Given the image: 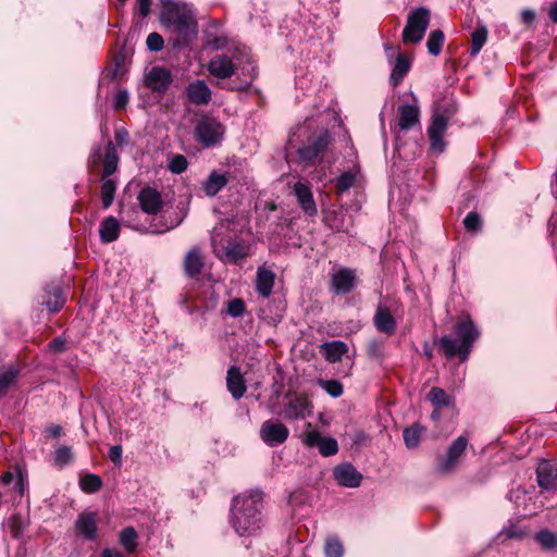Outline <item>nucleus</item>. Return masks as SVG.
<instances>
[{
	"label": "nucleus",
	"instance_id": "obj_1",
	"mask_svg": "<svg viewBox=\"0 0 557 557\" xmlns=\"http://www.w3.org/2000/svg\"><path fill=\"white\" fill-rule=\"evenodd\" d=\"M160 22L177 37V44L187 45L198 33L193 5L181 0H160Z\"/></svg>",
	"mask_w": 557,
	"mask_h": 557
},
{
	"label": "nucleus",
	"instance_id": "obj_2",
	"mask_svg": "<svg viewBox=\"0 0 557 557\" xmlns=\"http://www.w3.org/2000/svg\"><path fill=\"white\" fill-rule=\"evenodd\" d=\"M262 493L252 491L249 494L233 498L231 507V523L240 536L256 534L262 525Z\"/></svg>",
	"mask_w": 557,
	"mask_h": 557
},
{
	"label": "nucleus",
	"instance_id": "obj_3",
	"mask_svg": "<svg viewBox=\"0 0 557 557\" xmlns=\"http://www.w3.org/2000/svg\"><path fill=\"white\" fill-rule=\"evenodd\" d=\"M290 135L306 139H344L348 132L339 113L329 109L306 119L302 124L292 128Z\"/></svg>",
	"mask_w": 557,
	"mask_h": 557
},
{
	"label": "nucleus",
	"instance_id": "obj_4",
	"mask_svg": "<svg viewBox=\"0 0 557 557\" xmlns=\"http://www.w3.org/2000/svg\"><path fill=\"white\" fill-rule=\"evenodd\" d=\"M119 154L113 141H108L104 146H99L95 149L89 158L91 166L102 164L101 173V201L104 209H108L114 200L116 191V182L111 178L119 166Z\"/></svg>",
	"mask_w": 557,
	"mask_h": 557
},
{
	"label": "nucleus",
	"instance_id": "obj_5",
	"mask_svg": "<svg viewBox=\"0 0 557 557\" xmlns=\"http://www.w3.org/2000/svg\"><path fill=\"white\" fill-rule=\"evenodd\" d=\"M454 334L457 338H453L450 335H444L436 342V344L446 357L453 358L456 355H459L460 361L465 362L468 359L472 350L473 343L479 337L480 333L473 321L469 317H465L455 324Z\"/></svg>",
	"mask_w": 557,
	"mask_h": 557
},
{
	"label": "nucleus",
	"instance_id": "obj_6",
	"mask_svg": "<svg viewBox=\"0 0 557 557\" xmlns=\"http://www.w3.org/2000/svg\"><path fill=\"white\" fill-rule=\"evenodd\" d=\"M211 246L218 259L226 263L236 264L249 255V245L242 239H228L220 237L218 228L211 234Z\"/></svg>",
	"mask_w": 557,
	"mask_h": 557
},
{
	"label": "nucleus",
	"instance_id": "obj_7",
	"mask_svg": "<svg viewBox=\"0 0 557 557\" xmlns=\"http://www.w3.org/2000/svg\"><path fill=\"white\" fill-rule=\"evenodd\" d=\"M430 24V11L425 8H418L411 11L407 17V24L403 30L405 44L420 42Z\"/></svg>",
	"mask_w": 557,
	"mask_h": 557
},
{
	"label": "nucleus",
	"instance_id": "obj_8",
	"mask_svg": "<svg viewBox=\"0 0 557 557\" xmlns=\"http://www.w3.org/2000/svg\"><path fill=\"white\" fill-rule=\"evenodd\" d=\"M312 404L306 395H287L278 414L286 421L304 420L311 413Z\"/></svg>",
	"mask_w": 557,
	"mask_h": 557
},
{
	"label": "nucleus",
	"instance_id": "obj_9",
	"mask_svg": "<svg viewBox=\"0 0 557 557\" xmlns=\"http://www.w3.org/2000/svg\"><path fill=\"white\" fill-rule=\"evenodd\" d=\"M468 446V438L463 435L458 436L447 448L445 455L437 458L436 471L440 474H449L458 466L459 459L465 454Z\"/></svg>",
	"mask_w": 557,
	"mask_h": 557
},
{
	"label": "nucleus",
	"instance_id": "obj_10",
	"mask_svg": "<svg viewBox=\"0 0 557 557\" xmlns=\"http://www.w3.org/2000/svg\"><path fill=\"white\" fill-rule=\"evenodd\" d=\"M311 423H307V431L302 436V443L309 448L318 447L320 454L330 457L338 451L337 441L333 437H324L317 430H310Z\"/></svg>",
	"mask_w": 557,
	"mask_h": 557
},
{
	"label": "nucleus",
	"instance_id": "obj_11",
	"mask_svg": "<svg viewBox=\"0 0 557 557\" xmlns=\"http://www.w3.org/2000/svg\"><path fill=\"white\" fill-rule=\"evenodd\" d=\"M289 431L285 424L276 420L264 421L259 430V436L270 447L278 446L286 442Z\"/></svg>",
	"mask_w": 557,
	"mask_h": 557
},
{
	"label": "nucleus",
	"instance_id": "obj_12",
	"mask_svg": "<svg viewBox=\"0 0 557 557\" xmlns=\"http://www.w3.org/2000/svg\"><path fill=\"white\" fill-rule=\"evenodd\" d=\"M412 103H404L397 108L396 128L400 132L412 129L420 125V107L417 97L412 94Z\"/></svg>",
	"mask_w": 557,
	"mask_h": 557
},
{
	"label": "nucleus",
	"instance_id": "obj_13",
	"mask_svg": "<svg viewBox=\"0 0 557 557\" xmlns=\"http://www.w3.org/2000/svg\"><path fill=\"white\" fill-rule=\"evenodd\" d=\"M357 285L356 271L342 268L331 275V289L337 295L349 294Z\"/></svg>",
	"mask_w": 557,
	"mask_h": 557
},
{
	"label": "nucleus",
	"instance_id": "obj_14",
	"mask_svg": "<svg viewBox=\"0 0 557 557\" xmlns=\"http://www.w3.org/2000/svg\"><path fill=\"white\" fill-rule=\"evenodd\" d=\"M323 221L335 232L351 233L352 216L343 209H330L324 212Z\"/></svg>",
	"mask_w": 557,
	"mask_h": 557
},
{
	"label": "nucleus",
	"instance_id": "obj_15",
	"mask_svg": "<svg viewBox=\"0 0 557 557\" xmlns=\"http://www.w3.org/2000/svg\"><path fill=\"white\" fill-rule=\"evenodd\" d=\"M333 475L341 486L349 488L360 486L363 479L362 474L351 463L336 466L333 469Z\"/></svg>",
	"mask_w": 557,
	"mask_h": 557
},
{
	"label": "nucleus",
	"instance_id": "obj_16",
	"mask_svg": "<svg viewBox=\"0 0 557 557\" xmlns=\"http://www.w3.org/2000/svg\"><path fill=\"white\" fill-rule=\"evenodd\" d=\"M373 324L380 333L386 334L387 336L393 335L397 329L396 319L388 307L383 302H379L376 306Z\"/></svg>",
	"mask_w": 557,
	"mask_h": 557
},
{
	"label": "nucleus",
	"instance_id": "obj_17",
	"mask_svg": "<svg viewBox=\"0 0 557 557\" xmlns=\"http://www.w3.org/2000/svg\"><path fill=\"white\" fill-rule=\"evenodd\" d=\"M293 193L305 214L309 216L318 214V208L308 182H297L294 185Z\"/></svg>",
	"mask_w": 557,
	"mask_h": 557
},
{
	"label": "nucleus",
	"instance_id": "obj_18",
	"mask_svg": "<svg viewBox=\"0 0 557 557\" xmlns=\"http://www.w3.org/2000/svg\"><path fill=\"white\" fill-rule=\"evenodd\" d=\"M75 531L87 541H94L97 536V515L92 511L81 512L75 522Z\"/></svg>",
	"mask_w": 557,
	"mask_h": 557
},
{
	"label": "nucleus",
	"instance_id": "obj_19",
	"mask_svg": "<svg viewBox=\"0 0 557 557\" xmlns=\"http://www.w3.org/2000/svg\"><path fill=\"white\" fill-rule=\"evenodd\" d=\"M145 83L152 91L163 92L172 83V75L164 67L153 66L147 73Z\"/></svg>",
	"mask_w": 557,
	"mask_h": 557
},
{
	"label": "nucleus",
	"instance_id": "obj_20",
	"mask_svg": "<svg viewBox=\"0 0 557 557\" xmlns=\"http://www.w3.org/2000/svg\"><path fill=\"white\" fill-rule=\"evenodd\" d=\"M140 208L148 214H157L163 206L160 193L151 187L143 188L137 197Z\"/></svg>",
	"mask_w": 557,
	"mask_h": 557
},
{
	"label": "nucleus",
	"instance_id": "obj_21",
	"mask_svg": "<svg viewBox=\"0 0 557 557\" xmlns=\"http://www.w3.org/2000/svg\"><path fill=\"white\" fill-rule=\"evenodd\" d=\"M198 139H221L224 126L214 117L203 116L196 127Z\"/></svg>",
	"mask_w": 557,
	"mask_h": 557
},
{
	"label": "nucleus",
	"instance_id": "obj_22",
	"mask_svg": "<svg viewBox=\"0 0 557 557\" xmlns=\"http://www.w3.org/2000/svg\"><path fill=\"white\" fill-rule=\"evenodd\" d=\"M235 67L236 64L228 55L225 54L213 57L208 64L209 73L223 79L231 77L235 72Z\"/></svg>",
	"mask_w": 557,
	"mask_h": 557
},
{
	"label": "nucleus",
	"instance_id": "obj_23",
	"mask_svg": "<svg viewBox=\"0 0 557 557\" xmlns=\"http://www.w3.org/2000/svg\"><path fill=\"white\" fill-rule=\"evenodd\" d=\"M539 485L547 491L557 488V466L550 461L543 460L536 469Z\"/></svg>",
	"mask_w": 557,
	"mask_h": 557
},
{
	"label": "nucleus",
	"instance_id": "obj_24",
	"mask_svg": "<svg viewBox=\"0 0 557 557\" xmlns=\"http://www.w3.org/2000/svg\"><path fill=\"white\" fill-rule=\"evenodd\" d=\"M205 262L201 253V249L198 246L191 247L185 255L183 260V269L184 273L188 277L198 276L202 269Z\"/></svg>",
	"mask_w": 557,
	"mask_h": 557
},
{
	"label": "nucleus",
	"instance_id": "obj_25",
	"mask_svg": "<svg viewBox=\"0 0 557 557\" xmlns=\"http://www.w3.org/2000/svg\"><path fill=\"white\" fill-rule=\"evenodd\" d=\"M226 387L232 397L236 400L240 399L246 391V381L238 367L232 366L226 373Z\"/></svg>",
	"mask_w": 557,
	"mask_h": 557
},
{
	"label": "nucleus",
	"instance_id": "obj_26",
	"mask_svg": "<svg viewBox=\"0 0 557 557\" xmlns=\"http://www.w3.org/2000/svg\"><path fill=\"white\" fill-rule=\"evenodd\" d=\"M276 275L275 273L262 265L259 267L256 274V290L262 298H269L272 294Z\"/></svg>",
	"mask_w": 557,
	"mask_h": 557
},
{
	"label": "nucleus",
	"instance_id": "obj_27",
	"mask_svg": "<svg viewBox=\"0 0 557 557\" xmlns=\"http://www.w3.org/2000/svg\"><path fill=\"white\" fill-rule=\"evenodd\" d=\"M186 95L188 100L197 106L208 104L211 100L210 88L200 79H197L187 86Z\"/></svg>",
	"mask_w": 557,
	"mask_h": 557
},
{
	"label": "nucleus",
	"instance_id": "obj_28",
	"mask_svg": "<svg viewBox=\"0 0 557 557\" xmlns=\"http://www.w3.org/2000/svg\"><path fill=\"white\" fill-rule=\"evenodd\" d=\"M121 224L114 216H107L100 223L99 236L104 244L112 243L119 238Z\"/></svg>",
	"mask_w": 557,
	"mask_h": 557
},
{
	"label": "nucleus",
	"instance_id": "obj_29",
	"mask_svg": "<svg viewBox=\"0 0 557 557\" xmlns=\"http://www.w3.org/2000/svg\"><path fill=\"white\" fill-rule=\"evenodd\" d=\"M409 70H410L409 57L405 53L398 52L396 60H395V64L392 69L391 78H389L392 86L393 87L398 86L403 82L404 77L407 75Z\"/></svg>",
	"mask_w": 557,
	"mask_h": 557
},
{
	"label": "nucleus",
	"instance_id": "obj_30",
	"mask_svg": "<svg viewBox=\"0 0 557 557\" xmlns=\"http://www.w3.org/2000/svg\"><path fill=\"white\" fill-rule=\"evenodd\" d=\"M321 351L324 358L331 362H339L345 354L348 351V346L342 341H333L324 343L321 346Z\"/></svg>",
	"mask_w": 557,
	"mask_h": 557
},
{
	"label": "nucleus",
	"instance_id": "obj_31",
	"mask_svg": "<svg viewBox=\"0 0 557 557\" xmlns=\"http://www.w3.org/2000/svg\"><path fill=\"white\" fill-rule=\"evenodd\" d=\"M227 183L228 177L225 174H220L213 171L203 182L202 189L208 197H214L226 186Z\"/></svg>",
	"mask_w": 557,
	"mask_h": 557
},
{
	"label": "nucleus",
	"instance_id": "obj_32",
	"mask_svg": "<svg viewBox=\"0 0 557 557\" xmlns=\"http://www.w3.org/2000/svg\"><path fill=\"white\" fill-rule=\"evenodd\" d=\"M327 141H309L298 148V157L300 161L312 163L325 150Z\"/></svg>",
	"mask_w": 557,
	"mask_h": 557
},
{
	"label": "nucleus",
	"instance_id": "obj_33",
	"mask_svg": "<svg viewBox=\"0 0 557 557\" xmlns=\"http://www.w3.org/2000/svg\"><path fill=\"white\" fill-rule=\"evenodd\" d=\"M46 293L49 296H52L53 299L49 298L44 301V305L47 307L49 312L55 313L62 309L65 304V297L63 296L62 288L59 284H50L46 287Z\"/></svg>",
	"mask_w": 557,
	"mask_h": 557
},
{
	"label": "nucleus",
	"instance_id": "obj_34",
	"mask_svg": "<svg viewBox=\"0 0 557 557\" xmlns=\"http://www.w3.org/2000/svg\"><path fill=\"white\" fill-rule=\"evenodd\" d=\"M534 540L543 550L557 553V533L549 529H541L535 533Z\"/></svg>",
	"mask_w": 557,
	"mask_h": 557
},
{
	"label": "nucleus",
	"instance_id": "obj_35",
	"mask_svg": "<svg viewBox=\"0 0 557 557\" xmlns=\"http://www.w3.org/2000/svg\"><path fill=\"white\" fill-rule=\"evenodd\" d=\"M428 399L436 409L447 408L454 405V398L441 387H432L428 394Z\"/></svg>",
	"mask_w": 557,
	"mask_h": 557
},
{
	"label": "nucleus",
	"instance_id": "obj_36",
	"mask_svg": "<svg viewBox=\"0 0 557 557\" xmlns=\"http://www.w3.org/2000/svg\"><path fill=\"white\" fill-rule=\"evenodd\" d=\"M447 128V119L442 113H434L428 127L430 139H442Z\"/></svg>",
	"mask_w": 557,
	"mask_h": 557
},
{
	"label": "nucleus",
	"instance_id": "obj_37",
	"mask_svg": "<svg viewBox=\"0 0 557 557\" xmlns=\"http://www.w3.org/2000/svg\"><path fill=\"white\" fill-rule=\"evenodd\" d=\"M487 27L483 24L479 25L471 34V55H476L487 40Z\"/></svg>",
	"mask_w": 557,
	"mask_h": 557
},
{
	"label": "nucleus",
	"instance_id": "obj_38",
	"mask_svg": "<svg viewBox=\"0 0 557 557\" xmlns=\"http://www.w3.org/2000/svg\"><path fill=\"white\" fill-rule=\"evenodd\" d=\"M102 479L98 474L88 473L79 479V487L87 494L98 492L102 487Z\"/></svg>",
	"mask_w": 557,
	"mask_h": 557
},
{
	"label": "nucleus",
	"instance_id": "obj_39",
	"mask_svg": "<svg viewBox=\"0 0 557 557\" xmlns=\"http://www.w3.org/2000/svg\"><path fill=\"white\" fill-rule=\"evenodd\" d=\"M424 428L420 424H414L410 428H406L403 432L404 442L408 448H416L420 444Z\"/></svg>",
	"mask_w": 557,
	"mask_h": 557
},
{
	"label": "nucleus",
	"instance_id": "obj_40",
	"mask_svg": "<svg viewBox=\"0 0 557 557\" xmlns=\"http://www.w3.org/2000/svg\"><path fill=\"white\" fill-rule=\"evenodd\" d=\"M120 544L127 553L135 552L137 547V533L133 527L124 528L120 533Z\"/></svg>",
	"mask_w": 557,
	"mask_h": 557
},
{
	"label": "nucleus",
	"instance_id": "obj_41",
	"mask_svg": "<svg viewBox=\"0 0 557 557\" xmlns=\"http://www.w3.org/2000/svg\"><path fill=\"white\" fill-rule=\"evenodd\" d=\"M444 33L440 29L432 30L426 41V48L431 55H438L444 44Z\"/></svg>",
	"mask_w": 557,
	"mask_h": 557
},
{
	"label": "nucleus",
	"instance_id": "obj_42",
	"mask_svg": "<svg viewBox=\"0 0 557 557\" xmlns=\"http://www.w3.org/2000/svg\"><path fill=\"white\" fill-rule=\"evenodd\" d=\"M317 384L333 398H337L343 395L344 387L338 380L319 379Z\"/></svg>",
	"mask_w": 557,
	"mask_h": 557
},
{
	"label": "nucleus",
	"instance_id": "obj_43",
	"mask_svg": "<svg viewBox=\"0 0 557 557\" xmlns=\"http://www.w3.org/2000/svg\"><path fill=\"white\" fill-rule=\"evenodd\" d=\"M324 553L326 557H343L344 547L337 537H329L325 541Z\"/></svg>",
	"mask_w": 557,
	"mask_h": 557
},
{
	"label": "nucleus",
	"instance_id": "obj_44",
	"mask_svg": "<svg viewBox=\"0 0 557 557\" xmlns=\"http://www.w3.org/2000/svg\"><path fill=\"white\" fill-rule=\"evenodd\" d=\"M462 223L465 228L470 233H476L482 228V219L480 214L475 211L469 212L465 216Z\"/></svg>",
	"mask_w": 557,
	"mask_h": 557
},
{
	"label": "nucleus",
	"instance_id": "obj_45",
	"mask_svg": "<svg viewBox=\"0 0 557 557\" xmlns=\"http://www.w3.org/2000/svg\"><path fill=\"white\" fill-rule=\"evenodd\" d=\"M246 310L245 301L242 298H233L226 304V313L232 318H239Z\"/></svg>",
	"mask_w": 557,
	"mask_h": 557
},
{
	"label": "nucleus",
	"instance_id": "obj_46",
	"mask_svg": "<svg viewBox=\"0 0 557 557\" xmlns=\"http://www.w3.org/2000/svg\"><path fill=\"white\" fill-rule=\"evenodd\" d=\"M17 376V370L10 368L0 374V397L3 396Z\"/></svg>",
	"mask_w": 557,
	"mask_h": 557
},
{
	"label": "nucleus",
	"instance_id": "obj_47",
	"mask_svg": "<svg viewBox=\"0 0 557 557\" xmlns=\"http://www.w3.org/2000/svg\"><path fill=\"white\" fill-rule=\"evenodd\" d=\"M356 182V175L351 172H345L336 180V189L339 194L347 191Z\"/></svg>",
	"mask_w": 557,
	"mask_h": 557
},
{
	"label": "nucleus",
	"instance_id": "obj_48",
	"mask_svg": "<svg viewBox=\"0 0 557 557\" xmlns=\"http://www.w3.org/2000/svg\"><path fill=\"white\" fill-rule=\"evenodd\" d=\"M8 492L11 493L10 500L12 503L20 502L25 490L24 479L22 474H17V480L11 485V487L7 488Z\"/></svg>",
	"mask_w": 557,
	"mask_h": 557
},
{
	"label": "nucleus",
	"instance_id": "obj_49",
	"mask_svg": "<svg viewBox=\"0 0 557 557\" xmlns=\"http://www.w3.org/2000/svg\"><path fill=\"white\" fill-rule=\"evenodd\" d=\"M168 168L172 173L181 174L187 169V160L183 154H175L170 159Z\"/></svg>",
	"mask_w": 557,
	"mask_h": 557
},
{
	"label": "nucleus",
	"instance_id": "obj_50",
	"mask_svg": "<svg viewBox=\"0 0 557 557\" xmlns=\"http://www.w3.org/2000/svg\"><path fill=\"white\" fill-rule=\"evenodd\" d=\"M54 460L59 466H65L72 460V450L67 446H61L55 450Z\"/></svg>",
	"mask_w": 557,
	"mask_h": 557
},
{
	"label": "nucleus",
	"instance_id": "obj_51",
	"mask_svg": "<svg viewBox=\"0 0 557 557\" xmlns=\"http://www.w3.org/2000/svg\"><path fill=\"white\" fill-rule=\"evenodd\" d=\"M146 45L150 51L158 52L162 50L164 40L158 33H151L148 35Z\"/></svg>",
	"mask_w": 557,
	"mask_h": 557
},
{
	"label": "nucleus",
	"instance_id": "obj_52",
	"mask_svg": "<svg viewBox=\"0 0 557 557\" xmlns=\"http://www.w3.org/2000/svg\"><path fill=\"white\" fill-rule=\"evenodd\" d=\"M9 525L13 537H20L25 529V524L20 516H13L10 518Z\"/></svg>",
	"mask_w": 557,
	"mask_h": 557
},
{
	"label": "nucleus",
	"instance_id": "obj_53",
	"mask_svg": "<svg viewBox=\"0 0 557 557\" xmlns=\"http://www.w3.org/2000/svg\"><path fill=\"white\" fill-rule=\"evenodd\" d=\"M367 352L371 358L381 359L383 357V344L372 339L367 345Z\"/></svg>",
	"mask_w": 557,
	"mask_h": 557
},
{
	"label": "nucleus",
	"instance_id": "obj_54",
	"mask_svg": "<svg viewBox=\"0 0 557 557\" xmlns=\"http://www.w3.org/2000/svg\"><path fill=\"white\" fill-rule=\"evenodd\" d=\"M125 223L128 227H131L135 231L141 232V233H151V234H161V233H164L173 227V226H170L164 230L150 228L144 224L134 223L132 220H127Z\"/></svg>",
	"mask_w": 557,
	"mask_h": 557
},
{
	"label": "nucleus",
	"instance_id": "obj_55",
	"mask_svg": "<svg viewBox=\"0 0 557 557\" xmlns=\"http://www.w3.org/2000/svg\"><path fill=\"white\" fill-rule=\"evenodd\" d=\"M502 534L507 539H522L525 533L517 525L511 524L509 527H505Z\"/></svg>",
	"mask_w": 557,
	"mask_h": 557
},
{
	"label": "nucleus",
	"instance_id": "obj_56",
	"mask_svg": "<svg viewBox=\"0 0 557 557\" xmlns=\"http://www.w3.org/2000/svg\"><path fill=\"white\" fill-rule=\"evenodd\" d=\"M418 141H394V151L398 154L399 158H404L408 160L409 158L407 156H404L407 148L410 146H417Z\"/></svg>",
	"mask_w": 557,
	"mask_h": 557
},
{
	"label": "nucleus",
	"instance_id": "obj_57",
	"mask_svg": "<svg viewBox=\"0 0 557 557\" xmlns=\"http://www.w3.org/2000/svg\"><path fill=\"white\" fill-rule=\"evenodd\" d=\"M129 96L126 90H119L114 97V108L123 109L128 102Z\"/></svg>",
	"mask_w": 557,
	"mask_h": 557
},
{
	"label": "nucleus",
	"instance_id": "obj_58",
	"mask_svg": "<svg viewBox=\"0 0 557 557\" xmlns=\"http://www.w3.org/2000/svg\"><path fill=\"white\" fill-rule=\"evenodd\" d=\"M109 458L115 465L122 462V447L120 445L111 446L109 449Z\"/></svg>",
	"mask_w": 557,
	"mask_h": 557
},
{
	"label": "nucleus",
	"instance_id": "obj_59",
	"mask_svg": "<svg viewBox=\"0 0 557 557\" xmlns=\"http://www.w3.org/2000/svg\"><path fill=\"white\" fill-rule=\"evenodd\" d=\"M65 346H66V341L62 337H57L48 344V347L55 352L64 351Z\"/></svg>",
	"mask_w": 557,
	"mask_h": 557
},
{
	"label": "nucleus",
	"instance_id": "obj_60",
	"mask_svg": "<svg viewBox=\"0 0 557 557\" xmlns=\"http://www.w3.org/2000/svg\"><path fill=\"white\" fill-rule=\"evenodd\" d=\"M151 0H137V9L140 15L147 16L150 12Z\"/></svg>",
	"mask_w": 557,
	"mask_h": 557
},
{
	"label": "nucleus",
	"instance_id": "obj_61",
	"mask_svg": "<svg viewBox=\"0 0 557 557\" xmlns=\"http://www.w3.org/2000/svg\"><path fill=\"white\" fill-rule=\"evenodd\" d=\"M535 18V13L533 10L531 9H524L522 12H521V22L524 23V24H531L533 23Z\"/></svg>",
	"mask_w": 557,
	"mask_h": 557
},
{
	"label": "nucleus",
	"instance_id": "obj_62",
	"mask_svg": "<svg viewBox=\"0 0 557 557\" xmlns=\"http://www.w3.org/2000/svg\"><path fill=\"white\" fill-rule=\"evenodd\" d=\"M17 480V474H13L12 472H7L2 475L1 482L2 485L8 488Z\"/></svg>",
	"mask_w": 557,
	"mask_h": 557
},
{
	"label": "nucleus",
	"instance_id": "obj_63",
	"mask_svg": "<svg viewBox=\"0 0 557 557\" xmlns=\"http://www.w3.org/2000/svg\"><path fill=\"white\" fill-rule=\"evenodd\" d=\"M100 557H125L122 553L116 549L104 548Z\"/></svg>",
	"mask_w": 557,
	"mask_h": 557
},
{
	"label": "nucleus",
	"instance_id": "obj_64",
	"mask_svg": "<svg viewBox=\"0 0 557 557\" xmlns=\"http://www.w3.org/2000/svg\"><path fill=\"white\" fill-rule=\"evenodd\" d=\"M46 432L52 437H59L61 435L62 429L59 425H51L47 428Z\"/></svg>",
	"mask_w": 557,
	"mask_h": 557
}]
</instances>
